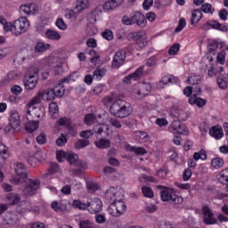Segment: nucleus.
<instances>
[{"label":"nucleus","instance_id":"79ce46f5","mask_svg":"<svg viewBox=\"0 0 228 228\" xmlns=\"http://www.w3.org/2000/svg\"><path fill=\"white\" fill-rule=\"evenodd\" d=\"M32 115H35L37 118H42L45 115V110L44 107L34 108L32 110Z\"/></svg>","mask_w":228,"mask_h":228},{"label":"nucleus","instance_id":"a19ab883","mask_svg":"<svg viewBox=\"0 0 228 228\" xmlns=\"http://www.w3.org/2000/svg\"><path fill=\"white\" fill-rule=\"evenodd\" d=\"M111 204L108 208V211L111 216H120V213H118V208H117V206L115 205L113 200H110Z\"/></svg>","mask_w":228,"mask_h":228},{"label":"nucleus","instance_id":"72a5a7b5","mask_svg":"<svg viewBox=\"0 0 228 228\" xmlns=\"http://www.w3.org/2000/svg\"><path fill=\"white\" fill-rule=\"evenodd\" d=\"M84 122L86 126H92V124H95V122H97V118L95 117V114L89 113L85 116Z\"/></svg>","mask_w":228,"mask_h":228},{"label":"nucleus","instance_id":"cd10ccee","mask_svg":"<svg viewBox=\"0 0 228 228\" xmlns=\"http://www.w3.org/2000/svg\"><path fill=\"white\" fill-rule=\"evenodd\" d=\"M45 37L46 38H48V40H55V41L60 40V38H61V36L60 35V33L51 29H48L45 32Z\"/></svg>","mask_w":228,"mask_h":228},{"label":"nucleus","instance_id":"423d86ee","mask_svg":"<svg viewBox=\"0 0 228 228\" xmlns=\"http://www.w3.org/2000/svg\"><path fill=\"white\" fill-rule=\"evenodd\" d=\"M160 199L163 202H172L173 204H183V197L178 196L167 188L160 191Z\"/></svg>","mask_w":228,"mask_h":228},{"label":"nucleus","instance_id":"f8f14e48","mask_svg":"<svg viewBox=\"0 0 228 228\" xmlns=\"http://www.w3.org/2000/svg\"><path fill=\"white\" fill-rule=\"evenodd\" d=\"M131 16L134 24H136L139 26V28H145L147 20L143 14H142L140 12H135L132 13Z\"/></svg>","mask_w":228,"mask_h":228},{"label":"nucleus","instance_id":"37998d69","mask_svg":"<svg viewBox=\"0 0 228 228\" xmlns=\"http://www.w3.org/2000/svg\"><path fill=\"white\" fill-rule=\"evenodd\" d=\"M59 126H64V127H68L70 129L72 127V120L69 118H61L58 121Z\"/></svg>","mask_w":228,"mask_h":228},{"label":"nucleus","instance_id":"6ab92c4d","mask_svg":"<svg viewBox=\"0 0 228 228\" xmlns=\"http://www.w3.org/2000/svg\"><path fill=\"white\" fill-rule=\"evenodd\" d=\"M9 123L14 127H20V117L18 112H12L9 118Z\"/></svg>","mask_w":228,"mask_h":228},{"label":"nucleus","instance_id":"b1692460","mask_svg":"<svg viewBox=\"0 0 228 228\" xmlns=\"http://www.w3.org/2000/svg\"><path fill=\"white\" fill-rule=\"evenodd\" d=\"M126 151L129 152H134L137 156H143V154H147V151L142 147H134L131 145L126 146Z\"/></svg>","mask_w":228,"mask_h":228},{"label":"nucleus","instance_id":"4d7b16f0","mask_svg":"<svg viewBox=\"0 0 228 228\" xmlns=\"http://www.w3.org/2000/svg\"><path fill=\"white\" fill-rule=\"evenodd\" d=\"M137 45H139V47L141 49H143V47H147V44H149V39H147V37H145V35L140 38V40L137 41Z\"/></svg>","mask_w":228,"mask_h":228},{"label":"nucleus","instance_id":"39448f33","mask_svg":"<svg viewBox=\"0 0 228 228\" xmlns=\"http://www.w3.org/2000/svg\"><path fill=\"white\" fill-rule=\"evenodd\" d=\"M14 171L17 176L11 179V183L13 184H22L28 180V174L26 173V167L22 163H17L14 166Z\"/></svg>","mask_w":228,"mask_h":228},{"label":"nucleus","instance_id":"864d4df0","mask_svg":"<svg viewBox=\"0 0 228 228\" xmlns=\"http://www.w3.org/2000/svg\"><path fill=\"white\" fill-rule=\"evenodd\" d=\"M73 208H76L77 209L85 210L86 209V203L81 202L79 200H74L72 202Z\"/></svg>","mask_w":228,"mask_h":228},{"label":"nucleus","instance_id":"473e14b6","mask_svg":"<svg viewBox=\"0 0 228 228\" xmlns=\"http://www.w3.org/2000/svg\"><path fill=\"white\" fill-rule=\"evenodd\" d=\"M218 181L221 184H226L228 188V169H224L220 172Z\"/></svg>","mask_w":228,"mask_h":228},{"label":"nucleus","instance_id":"de8ad7c7","mask_svg":"<svg viewBox=\"0 0 228 228\" xmlns=\"http://www.w3.org/2000/svg\"><path fill=\"white\" fill-rule=\"evenodd\" d=\"M174 133L175 134H188V128L186 127V125L181 123Z\"/></svg>","mask_w":228,"mask_h":228},{"label":"nucleus","instance_id":"6e6552de","mask_svg":"<svg viewBox=\"0 0 228 228\" xmlns=\"http://www.w3.org/2000/svg\"><path fill=\"white\" fill-rule=\"evenodd\" d=\"M23 83L26 90L35 89L38 83V69H35L34 73L26 74Z\"/></svg>","mask_w":228,"mask_h":228},{"label":"nucleus","instance_id":"f704fd0d","mask_svg":"<svg viewBox=\"0 0 228 228\" xmlns=\"http://www.w3.org/2000/svg\"><path fill=\"white\" fill-rule=\"evenodd\" d=\"M228 83V75H224L222 77L217 78V85L221 90H226Z\"/></svg>","mask_w":228,"mask_h":228},{"label":"nucleus","instance_id":"680f3d73","mask_svg":"<svg viewBox=\"0 0 228 228\" xmlns=\"http://www.w3.org/2000/svg\"><path fill=\"white\" fill-rule=\"evenodd\" d=\"M33 8V5H21L20 7V12H23L26 15H31L33 13V11L31 9Z\"/></svg>","mask_w":228,"mask_h":228},{"label":"nucleus","instance_id":"f3484780","mask_svg":"<svg viewBox=\"0 0 228 228\" xmlns=\"http://www.w3.org/2000/svg\"><path fill=\"white\" fill-rule=\"evenodd\" d=\"M209 134L216 140H220L224 136V130H222V126H212L209 130Z\"/></svg>","mask_w":228,"mask_h":228},{"label":"nucleus","instance_id":"58836bf2","mask_svg":"<svg viewBox=\"0 0 228 228\" xmlns=\"http://www.w3.org/2000/svg\"><path fill=\"white\" fill-rule=\"evenodd\" d=\"M69 142V137L65 134H61L59 138H57L55 143L57 147H63Z\"/></svg>","mask_w":228,"mask_h":228},{"label":"nucleus","instance_id":"dca6fc26","mask_svg":"<svg viewBox=\"0 0 228 228\" xmlns=\"http://www.w3.org/2000/svg\"><path fill=\"white\" fill-rule=\"evenodd\" d=\"M189 103L191 104V106L195 105L198 106V108H204V106H206V99L198 97L197 94H192L189 97Z\"/></svg>","mask_w":228,"mask_h":228},{"label":"nucleus","instance_id":"2f4dec72","mask_svg":"<svg viewBox=\"0 0 228 228\" xmlns=\"http://www.w3.org/2000/svg\"><path fill=\"white\" fill-rule=\"evenodd\" d=\"M86 8H88V0H77L76 6H75V10H77V12H83V10H86Z\"/></svg>","mask_w":228,"mask_h":228},{"label":"nucleus","instance_id":"7ed1b4c3","mask_svg":"<svg viewBox=\"0 0 228 228\" xmlns=\"http://www.w3.org/2000/svg\"><path fill=\"white\" fill-rule=\"evenodd\" d=\"M122 197L124 196L120 192H115L113 191V190H109L106 192V199L114 202V205H116V208L118 209V213H119V216H121V215H124V213H126V210L127 209L126 203H124L122 200Z\"/></svg>","mask_w":228,"mask_h":228},{"label":"nucleus","instance_id":"bb28decb","mask_svg":"<svg viewBox=\"0 0 228 228\" xmlns=\"http://www.w3.org/2000/svg\"><path fill=\"white\" fill-rule=\"evenodd\" d=\"M7 200H9L11 206H15L20 202V195L15 193H9L6 196Z\"/></svg>","mask_w":228,"mask_h":228},{"label":"nucleus","instance_id":"aec40b11","mask_svg":"<svg viewBox=\"0 0 228 228\" xmlns=\"http://www.w3.org/2000/svg\"><path fill=\"white\" fill-rule=\"evenodd\" d=\"M42 94V99L43 101H54V99H56V96L54 94V91H53L52 89H46L43 92H41Z\"/></svg>","mask_w":228,"mask_h":228},{"label":"nucleus","instance_id":"0eeeda50","mask_svg":"<svg viewBox=\"0 0 228 228\" xmlns=\"http://www.w3.org/2000/svg\"><path fill=\"white\" fill-rule=\"evenodd\" d=\"M39 189L40 180L28 179L25 187L22 189V191L27 197H33V195H37V191Z\"/></svg>","mask_w":228,"mask_h":228},{"label":"nucleus","instance_id":"13d9d810","mask_svg":"<svg viewBox=\"0 0 228 228\" xmlns=\"http://www.w3.org/2000/svg\"><path fill=\"white\" fill-rule=\"evenodd\" d=\"M102 37L105 39V40H113V31H111L110 29H106L105 31H103L102 33Z\"/></svg>","mask_w":228,"mask_h":228},{"label":"nucleus","instance_id":"0e129e2a","mask_svg":"<svg viewBox=\"0 0 228 228\" xmlns=\"http://www.w3.org/2000/svg\"><path fill=\"white\" fill-rule=\"evenodd\" d=\"M56 26L59 28V29H61V31H65V29H67V24L61 18L57 19Z\"/></svg>","mask_w":228,"mask_h":228},{"label":"nucleus","instance_id":"774afa93","mask_svg":"<svg viewBox=\"0 0 228 228\" xmlns=\"http://www.w3.org/2000/svg\"><path fill=\"white\" fill-rule=\"evenodd\" d=\"M58 104L56 102H52L49 104V111L50 113H53V115H56L58 113Z\"/></svg>","mask_w":228,"mask_h":228},{"label":"nucleus","instance_id":"c756f323","mask_svg":"<svg viewBox=\"0 0 228 228\" xmlns=\"http://www.w3.org/2000/svg\"><path fill=\"white\" fill-rule=\"evenodd\" d=\"M172 115L175 118H177V120H188V116L186 115V112H184V110H174L172 112Z\"/></svg>","mask_w":228,"mask_h":228},{"label":"nucleus","instance_id":"5fc2aeb1","mask_svg":"<svg viewBox=\"0 0 228 228\" xmlns=\"http://www.w3.org/2000/svg\"><path fill=\"white\" fill-rule=\"evenodd\" d=\"M109 124H110L112 127H116V129H120V127H122V123L115 118H109Z\"/></svg>","mask_w":228,"mask_h":228},{"label":"nucleus","instance_id":"603ef678","mask_svg":"<svg viewBox=\"0 0 228 228\" xmlns=\"http://www.w3.org/2000/svg\"><path fill=\"white\" fill-rule=\"evenodd\" d=\"M184 28H186V20L184 18H181L175 31V33H181Z\"/></svg>","mask_w":228,"mask_h":228},{"label":"nucleus","instance_id":"1a4fd4ad","mask_svg":"<svg viewBox=\"0 0 228 228\" xmlns=\"http://www.w3.org/2000/svg\"><path fill=\"white\" fill-rule=\"evenodd\" d=\"M86 209L91 215L101 213L102 209V201L99 198H94L86 202Z\"/></svg>","mask_w":228,"mask_h":228},{"label":"nucleus","instance_id":"c03bdc74","mask_svg":"<svg viewBox=\"0 0 228 228\" xmlns=\"http://www.w3.org/2000/svg\"><path fill=\"white\" fill-rule=\"evenodd\" d=\"M211 165L212 167H214V168H216V169L222 168V167H224V159L215 158L212 159Z\"/></svg>","mask_w":228,"mask_h":228},{"label":"nucleus","instance_id":"4468645a","mask_svg":"<svg viewBox=\"0 0 228 228\" xmlns=\"http://www.w3.org/2000/svg\"><path fill=\"white\" fill-rule=\"evenodd\" d=\"M177 81V77L172 76V75H167L164 76L161 80L156 85V88L158 90H161L165 88V86L167 85L168 83H175Z\"/></svg>","mask_w":228,"mask_h":228},{"label":"nucleus","instance_id":"a878e982","mask_svg":"<svg viewBox=\"0 0 228 228\" xmlns=\"http://www.w3.org/2000/svg\"><path fill=\"white\" fill-rule=\"evenodd\" d=\"M5 225H15L19 222V217L15 214H9L4 218Z\"/></svg>","mask_w":228,"mask_h":228},{"label":"nucleus","instance_id":"c85d7f7f","mask_svg":"<svg viewBox=\"0 0 228 228\" xmlns=\"http://www.w3.org/2000/svg\"><path fill=\"white\" fill-rule=\"evenodd\" d=\"M52 90L53 91L55 97H63L65 94V86L61 84H58V86H55Z\"/></svg>","mask_w":228,"mask_h":228},{"label":"nucleus","instance_id":"f257e3e1","mask_svg":"<svg viewBox=\"0 0 228 228\" xmlns=\"http://www.w3.org/2000/svg\"><path fill=\"white\" fill-rule=\"evenodd\" d=\"M110 111L114 117H116V118H126L131 115L129 103L121 99L116 100L112 102Z\"/></svg>","mask_w":228,"mask_h":228},{"label":"nucleus","instance_id":"412c9836","mask_svg":"<svg viewBox=\"0 0 228 228\" xmlns=\"http://www.w3.org/2000/svg\"><path fill=\"white\" fill-rule=\"evenodd\" d=\"M208 24H210V28H212V29H217L218 31L227 33V27L225 25H222L220 22L216 20H208Z\"/></svg>","mask_w":228,"mask_h":228},{"label":"nucleus","instance_id":"a211bd4d","mask_svg":"<svg viewBox=\"0 0 228 228\" xmlns=\"http://www.w3.org/2000/svg\"><path fill=\"white\" fill-rule=\"evenodd\" d=\"M51 49L50 44H45L44 42H37L34 48L36 53H45V51H49Z\"/></svg>","mask_w":228,"mask_h":228},{"label":"nucleus","instance_id":"ddd939ff","mask_svg":"<svg viewBox=\"0 0 228 228\" xmlns=\"http://www.w3.org/2000/svg\"><path fill=\"white\" fill-rule=\"evenodd\" d=\"M142 76H143V66H141L134 73H131L130 75L126 77L124 83L129 85L131 83V79H133L134 81H138V79H140Z\"/></svg>","mask_w":228,"mask_h":228},{"label":"nucleus","instance_id":"5701e85b","mask_svg":"<svg viewBox=\"0 0 228 228\" xmlns=\"http://www.w3.org/2000/svg\"><path fill=\"white\" fill-rule=\"evenodd\" d=\"M94 143L98 149H110V147H111V142L109 139L102 138Z\"/></svg>","mask_w":228,"mask_h":228},{"label":"nucleus","instance_id":"7c9ffc66","mask_svg":"<svg viewBox=\"0 0 228 228\" xmlns=\"http://www.w3.org/2000/svg\"><path fill=\"white\" fill-rule=\"evenodd\" d=\"M18 74L16 71H10L7 76L5 80H2L0 82V86H4V85H8L9 81H13V79H17Z\"/></svg>","mask_w":228,"mask_h":228},{"label":"nucleus","instance_id":"3c124183","mask_svg":"<svg viewBox=\"0 0 228 228\" xmlns=\"http://www.w3.org/2000/svg\"><path fill=\"white\" fill-rule=\"evenodd\" d=\"M179 49H181V45L176 43L169 48L168 54H170V56H175V54L179 53Z\"/></svg>","mask_w":228,"mask_h":228},{"label":"nucleus","instance_id":"e433bc0d","mask_svg":"<svg viewBox=\"0 0 228 228\" xmlns=\"http://www.w3.org/2000/svg\"><path fill=\"white\" fill-rule=\"evenodd\" d=\"M104 76H106V69H97L93 72V77L98 81H101Z\"/></svg>","mask_w":228,"mask_h":228},{"label":"nucleus","instance_id":"9b49d317","mask_svg":"<svg viewBox=\"0 0 228 228\" xmlns=\"http://www.w3.org/2000/svg\"><path fill=\"white\" fill-rule=\"evenodd\" d=\"M202 213L204 224H206V225H214V224H216L217 221L216 218L215 217V214H213L211 209H209V207H203Z\"/></svg>","mask_w":228,"mask_h":228},{"label":"nucleus","instance_id":"4be33fe9","mask_svg":"<svg viewBox=\"0 0 228 228\" xmlns=\"http://www.w3.org/2000/svg\"><path fill=\"white\" fill-rule=\"evenodd\" d=\"M201 19H202V12L200 11V9H196L192 12L191 24V25L199 24Z\"/></svg>","mask_w":228,"mask_h":228},{"label":"nucleus","instance_id":"c9c22d12","mask_svg":"<svg viewBox=\"0 0 228 228\" xmlns=\"http://www.w3.org/2000/svg\"><path fill=\"white\" fill-rule=\"evenodd\" d=\"M144 35H145V32H143V31L132 32V33L128 34V38H130V40H134L137 44L138 40L142 38Z\"/></svg>","mask_w":228,"mask_h":228},{"label":"nucleus","instance_id":"8fccbe9b","mask_svg":"<svg viewBox=\"0 0 228 228\" xmlns=\"http://www.w3.org/2000/svg\"><path fill=\"white\" fill-rule=\"evenodd\" d=\"M0 156L4 159H7V158L9 157L8 148L3 142H0Z\"/></svg>","mask_w":228,"mask_h":228},{"label":"nucleus","instance_id":"4c0bfd02","mask_svg":"<svg viewBox=\"0 0 228 228\" xmlns=\"http://www.w3.org/2000/svg\"><path fill=\"white\" fill-rule=\"evenodd\" d=\"M90 145V141L88 139H80L75 142V149H85Z\"/></svg>","mask_w":228,"mask_h":228},{"label":"nucleus","instance_id":"338daca9","mask_svg":"<svg viewBox=\"0 0 228 228\" xmlns=\"http://www.w3.org/2000/svg\"><path fill=\"white\" fill-rule=\"evenodd\" d=\"M188 82L190 85H199L200 83V77L199 76H192L188 78Z\"/></svg>","mask_w":228,"mask_h":228},{"label":"nucleus","instance_id":"49530a36","mask_svg":"<svg viewBox=\"0 0 228 228\" xmlns=\"http://www.w3.org/2000/svg\"><path fill=\"white\" fill-rule=\"evenodd\" d=\"M200 11L204 12V13L213 14V12H215V8H213L211 4L206 3L200 7Z\"/></svg>","mask_w":228,"mask_h":228},{"label":"nucleus","instance_id":"09e8293b","mask_svg":"<svg viewBox=\"0 0 228 228\" xmlns=\"http://www.w3.org/2000/svg\"><path fill=\"white\" fill-rule=\"evenodd\" d=\"M142 192L144 197H148V199H152V197H154V192L152 191V189H151V187L143 186L142 188Z\"/></svg>","mask_w":228,"mask_h":228},{"label":"nucleus","instance_id":"ea45409f","mask_svg":"<svg viewBox=\"0 0 228 228\" xmlns=\"http://www.w3.org/2000/svg\"><path fill=\"white\" fill-rule=\"evenodd\" d=\"M193 159H195V161H199V159L206 161V159H208V154H206V151L200 150L199 152H195L193 155Z\"/></svg>","mask_w":228,"mask_h":228},{"label":"nucleus","instance_id":"2eb2a0df","mask_svg":"<svg viewBox=\"0 0 228 228\" xmlns=\"http://www.w3.org/2000/svg\"><path fill=\"white\" fill-rule=\"evenodd\" d=\"M122 4H124V0H109L104 3L103 10H116V8L122 6Z\"/></svg>","mask_w":228,"mask_h":228},{"label":"nucleus","instance_id":"052dcab7","mask_svg":"<svg viewBox=\"0 0 228 228\" xmlns=\"http://www.w3.org/2000/svg\"><path fill=\"white\" fill-rule=\"evenodd\" d=\"M40 102H42V92H39L37 95L32 98L30 104L31 106H35V104H40Z\"/></svg>","mask_w":228,"mask_h":228},{"label":"nucleus","instance_id":"393cba45","mask_svg":"<svg viewBox=\"0 0 228 228\" xmlns=\"http://www.w3.org/2000/svg\"><path fill=\"white\" fill-rule=\"evenodd\" d=\"M39 121L29 120L28 123L25 124V129L28 133H34L38 129Z\"/></svg>","mask_w":228,"mask_h":228},{"label":"nucleus","instance_id":"bf43d9fd","mask_svg":"<svg viewBox=\"0 0 228 228\" xmlns=\"http://www.w3.org/2000/svg\"><path fill=\"white\" fill-rule=\"evenodd\" d=\"M60 170V166L57 163H51L50 167L48 169V172L50 175H53V174H56Z\"/></svg>","mask_w":228,"mask_h":228},{"label":"nucleus","instance_id":"e2e57ef3","mask_svg":"<svg viewBox=\"0 0 228 228\" xmlns=\"http://www.w3.org/2000/svg\"><path fill=\"white\" fill-rule=\"evenodd\" d=\"M59 206H60L61 212H63V211H67V209H69L68 206H70V203L66 200H62L59 201Z\"/></svg>","mask_w":228,"mask_h":228},{"label":"nucleus","instance_id":"a18cd8bd","mask_svg":"<svg viewBox=\"0 0 228 228\" xmlns=\"http://www.w3.org/2000/svg\"><path fill=\"white\" fill-rule=\"evenodd\" d=\"M79 228H95L94 224L88 219L80 220L78 223Z\"/></svg>","mask_w":228,"mask_h":228},{"label":"nucleus","instance_id":"9d476101","mask_svg":"<svg viewBox=\"0 0 228 228\" xmlns=\"http://www.w3.org/2000/svg\"><path fill=\"white\" fill-rule=\"evenodd\" d=\"M126 51L121 50L115 53L112 60V69H120L122 65H124V61H126Z\"/></svg>","mask_w":228,"mask_h":228},{"label":"nucleus","instance_id":"f03ea898","mask_svg":"<svg viewBox=\"0 0 228 228\" xmlns=\"http://www.w3.org/2000/svg\"><path fill=\"white\" fill-rule=\"evenodd\" d=\"M66 160L69 163V167L75 175H81L88 168V165L85 160L79 159V156L74 152H68Z\"/></svg>","mask_w":228,"mask_h":228},{"label":"nucleus","instance_id":"6e6d98bb","mask_svg":"<svg viewBox=\"0 0 228 228\" xmlns=\"http://www.w3.org/2000/svg\"><path fill=\"white\" fill-rule=\"evenodd\" d=\"M86 187H87L88 191H90V193H94V191H97L99 185L94 182H88L86 183Z\"/></svg>","mask_w":228,"mask_h":228},{"label":"nucleus","instance_id":"20e7f679","mask_svg":"<svg viewBox=\"0 0 228 228\" xmlns=\"http://www.w3.org/2000/svg\"><path fill=\"white\" fill-rule=\"evenodd\" d=\"M29 28V20L26 17H20L12 22V33L15 37H19V35H22V33H26Z\"/></svg>","mask_w":228,"mask_h":228},{"label":"nucleus","instance_id":"69168bd1","mask_svg":"<svg viewBox=\"0 0 228 228\" xmlns=\"http://www.w3.org/2000/svg\"><path fill=\"white\" fill-rule=\"evenodd\" d=\"M74 76H76V73H72L68 77L61 79L59 81V85H63V83L69 84V83H70V81H76V77H74Z\"/></svg>","mask_w":228,"mask_h":228}]
</instances>
